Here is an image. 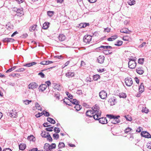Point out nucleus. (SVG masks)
<instances>
[{
	"label": "nucleus",
	"instance_id": "1",
	"mask_svg": "<svg viewBox=\"0 0 151 151\" xmlns=\"http://www.w3.org/2000/svg\"><path fill=\"white\" fill-rule=\"evenodd\" d=\"M86 114L87 116L92 117L97 120L98 117H100L101 115V111L99 109V107L95 105V107H92V109L88 110L86 111Z\"/></svg>",
	"mask_w": 151,
	"mask_h": 151
},
{
	"label": "nucleus",
	"instance_id": "2",
	"mask_svg": "<svg viewBox=\"0 0 151 151\" xmlns=\"http://www.w3.org/2000/svg\"><path fill=\"white\" fill-rule=\"evenodd\" d=\"M106 116L111 119V122L112 124H116L120 122V120L118 119L120 117L119 115L116 116L112 114H107Z\"/></svg>",
	"mask_w": 151,
	"mask_h": 151
},
{
	"label": "nucleus",
	"instance_id": "3",
	"mask_svg": "<svg viewBox=\"0 0 151 151\" xmlns=\"http://www.w3.org/2000/svg\"><path fill=\"white\" fill-rule=\"evenodd\" d=\"M92 38V36L89 35H86L83 37V42L86 43H89L91 41Z\"/></svg>",
	"mask_w": 151,
	"mask_h": 151
},
{
	"label": "nucleus",
	"instance_id": "4",
	"mask_svg": "<svg viewBox=\"0 0 151 151\" xmlns=\"http://www.w3.org/2000/svg\"><path fill=\"white\" fill-rule=\"evenodd\" d=\"M125 83L126 85L128 86H131L133 82L130 77H127L125 79Z\"/></svg>",
	"mask_w": 151,
	"mask_h": 151
},
{
	"label": "nucleus",
	"instance_id": "5",
	"mask_svg": "<svg viewBox=\"0 0 151 151\" xmlns=\"http://www.w3.org/2000/svg\"><path fill=\"white\" fill-rule=\"evenodd\" d=\"M129 67L131 69H134L136 65V63L134 60L129 61L128 63Z\"/></svg>",
	"mask_w": 151,
	"mask_h": 151
},
{
	"label": "nucleus",
	"instance_id": "6",
	"mask_svg": "<svg viewBox=\"0 0 151 151\" xmlns=\"http://www.w3.org/2000/svg\"><path fill=\"white\" fill-rule=\"evenodd\" d=\"M38 84L35 82L30 83L28 86V88L34 90L38 87Z\"/></svg>",
	"mask_w": 151,
	"mask_h": 151
},
{
	"label": "nucleus",
	"instance_id": "7",
	"mask_svg": "<svg viewBox=\"0 0 151 151\" xmlns=\"http://www.w3.org/2000/svg\"><path fill=\"white\" fill-rule=\"evenodd\" d=\"M99 96L102 99H105L107 96V93L106 91L102 90L99 93Z\"/></svg>",
	"mask_w": 151,
	"mask_h": 151
},
{
	"label": "nucleus",
	"instance_id": "8",
	"mask_svg": "<svg viewBox=\"0 0 151 151\" xmlns=\"http://www.w3.org/2000/svg\"><path fill=\"white\" fill-rule=\"evenodd\" d=\"M14 11L17 13V16L20 17L23 14V12L22 8H20V9L16 8Z\"/></svg>",
	"mask_w": 151,
	"mask_h": 151
},
{
	"label": "nucleus",
	"instance_id": "9",
	"mask_svg": "<svg viewBox=\"0 0 151 151\" xmlns=\"http://www.w3.org/2000/svg\"><path fill=\"white\" fill-rule=\"evenodd\" d=\"M99 117H98L97 120H99V123L103 124H106L107 123V121L105 117H102L101 118H99Z\"/></svg>",
	"mask_w": 151,
	"mask_h": 151
},
{
	"label": "nucleus",
	"instance_id": "10",
	"mask_svg": "<svg viewBox=\"0 0 151 151\" xmlns=\"http://www.w3.org/2000/svg\"><path fill=\"white\" fill-rule=\"evenodd\" d=\"M141 135L142 136L147 138H151V135L148 132L146 131H143L141 133Z\"/></svg>",
	"mask_w": 151,
	"mask_h": 151
},
{
	"label": "nucleus",
	"instance_id": "11",
	"mask_svg": "<svg viewBox=\"0 0 151 151\" xmlns=\"http://www.w3.org/2000/svg\"><path fill=\"white\" fill-rule=\"evenodd\" d=\"M105 57L103 55H100L97 58V61L100 64L103 63L104 61Z\"/></svg>",
	"mask_w": 151,
	"mask_h": 151
},
{
	"label": "nucleus",
	"instance_id": "12",
	"mask_svg": "<svg viewBox=\"0 0 151 151\" xmlns=\"http://www.w3.org/2000/svg\"><path fill=\"white\" fill-rule=\"evenodd\" d=\"M112 48V47L110 46H101L100 47L98 48L97 49H99L100 50H103L104 49H111Z\"/></svg>",
	"mask_w": 151,
	"mask_h": 151
},
{
	"label": "nucleus",
	"instance_id": "13",
	"mask_svg": "<svg viewBox=\"0 0 151 151\" xmlns=\"http://www.w3.org/2000/svg\"><path fill=\"white\" fill-rule=\"evenodd\" d=\"M47 87V86L46 84H42L39 86V89L40 91L41 90L42 91H43L46 89Z\"/></svg>",
	"mask_w": 151,
	"mask_h": 151
},
{
	"label": "nucleus",
	"instance_id": "14",
	"mask_svg": "<svg viewBox=\"0 0 151 151\" xmlns=\"http://www.w3.org/2000/svg\"><path fill=\"white\" fill-rule=\"evenodd\" d=\"M58 39L59 41L61 42L64 41L66 37L65 35L63 34H60L58 37Z\"/></svg>",
	"mask_w": 151,
	"mask_h": 151
},
{
	"label": "nucleus",
	"instance_id": "15",
	"mask_svg": "<svg viewBox=\"0 0 151 151\" xmlns=\"http://www.w3.org/2000/svg\"><path fill=\"white\" fill-rule=\"evenodd\" d=\"M136 72L139 74H142L144 73V71L142 67H139L136 69Z\"/></svg>",
	"mask_w": 151,
	"mask_h": 151
},
{
	"label": "nucleus",
	"instance_id": "16",
	"mask_svg": "<svg viewBox=\"0 0 151 151\" xmlns=\"http://www.w3.org/2000/svg\"><path fill=\"white\" fill-rule=\"evenodd\" d=\"M65 75L68 78H70L74 76V73L69 71L66 73Z\"/></svg>",
	"mask_w": 151,
	"mask_h": 151
},
{
	"label": "nucleus",
	"instance_id": "17",
	"mask_svg": "<svg viewBox=\"0 0 151 151\" xmlns=\"http://www.w3.org/2000/svg\"><path fill=\"white\" fill-rule=\"evenodd\" d=\"M63 102L66 104L68 105L69 106H71V101L68 98H66L65 99L63 100Z\"/></svg>",
	"mask_w": 151,
	"mask_h": 151
},
{
	"label": "nucleus",
	"instance_id": "18",
	"mask_svg": "<svg viewBox=\"0 0 151 151\" xmlns=\"http://www.w3.org/2000/svg\"><path fill=\"white\" fill-rule=\"evenodd\" d=\"M50 24V23L47 22H45L43 24V29H47L49 27Z\"/></svg>",
	"mask_w": 151,
	"mask_h": 151
},
{
	"label": "nucleus",
	"instance_id": "19",
	"mask_svg": "<svg viewBox=\"0 0 151 151\" xmlns=\"http://www.w3.org/2000/svg\"><path fill=\"white\" fill-rule=\"evenodd\" d=\"M139 92L141 93H142L144 91V85L143 83H141L139 87Z\"/></svg>",
	"mask_w": 151,
	"mask_h": 151
},
{
	"label": "nucleus",
	"instance_id": "20",
	"mask_svg": "<svg viewBox=\"0 0 151 151\" xmlns=\"http://www.w3.org/2000/svg\"><path fill=\"white\" fill-rule=\"evenodd\" d=\"M120 32L121 33L127 34H130V31L126 28H124L121 29Z\"/></svg>",
	"mask_w": 151,
	"mask_h": 151
},
{
	"label": "nucleus",
	"instance_id": "21",
	"mask_svg": "<svg viewBox=\"0 0 151 151\" xmlns=\"http://www.w3.org/2000/svg\"><path fill=\"white\" fill-rule=\"evenodd\" d=\"M36 63H37L35 62H32L31 63H27L23 65V66L28 67H30L36 64Z\"/></svg>",
	"mask_w": 151,
	"mask_h": 151
},
{
	"label": "nucleus",
	"instance_id": "22",
	"mask_svg": "<svg viewBox=\"0 0 151 151\" xmlns=\"http://www.w3.org/2000/svg\"><path fill=\"white\" fill-rule=\"evenodd\" d=\"M26 145L25 144H21L19 145V150H24L26 147Z\"/></svg>",
	"mask_w": 151,
	"mask_h": 151
},
{
	"label": "nucleus",
	"instance_id": "23",
	"mask_svg": "<svg viewBox=\"0 0 151 151\" xmlns=\"http://www.w3.org/2000/svg\"><path fill=\"white\" fill-rule=\"evenodd\" d=\"M47 121L52 124H55V121L53 119L50 117H48L47 118Z\"/></svg>",
	"mask_w": 151,
	"mask_h": 151
},
{
	"label": "nucleus",
	"instance_id": "24",
	"mask_svg": "<svg viewBox=\"0 0 151 151\" xmlns=\"http://www.w3.org/2000/svg\"><path fill=\"white\" fill-rule=\"evenodd\" d=\"M44 148L46 151H49V150H50V144L47 143H46L44 147Z\"/></svg>",
	"mask_w": 151,
	"mask_h": 151
},
{
	"label": "nucleus",
	"instance_id": "25",
	"mask_svg": "<svg viewBox=\"0 0 151 151\" xmlns=\"http://www.w3.org/2000/svg\"><path fill=\"white\" fill-rule=\"evenodd\" d=\"M77 111H79L82 108V106L79 104H77L74 107Z\"/></svg>",
	"mask_w": 151,
	"mask_h": 151
},
{
	"label": "nucleus",
	"instance_id": "26",
	"mask_svg": "<svg viewBox=\"0 0 151 151\" xmlns=\"http://www.w3.org/2000/svg\"><path fill=\"white\" fill-rule=\"evenodd\" d=\"M49 132H47V135L46 136V137L47 138V140H48L49 141H52V139L51 137L50 134H49Z\"/></svg>",
	"mask_w": 151,
	"mask_h": 151
},
{
	"label": "nucleus",
	"instance_id": "27",
	"mask_svg": "<svg viewBox=\"0 0 151 151\" xmlns=\"http://www.w3.org/2000/svg\"><path fill=\"white\" fill-rule=\"evenodd\" d=\"M28 139L30 141H34L35 140V137L33 135L29 136L27 137Z\"/></svg>",
	"mask_w": 151,
	"mask_h": 151
},
{
	"label": "nucleus",
	"instance_id": "28",
	"mask_svg": "<svg viewBox=\"0 0 151 151\" xmlns=\"http://www.w3.org/2000/svg\"><path fill=\"white\" fill-rule=\"evenodd\" d=\"M103 52L106 55H108L112 53L111 51L110 50H104Z\"/></svg>",
	"mask_w": 151,
	"mask_h": 151
},
{
	"label": "nucleus",
	"instance_id": "29",
	"mask_svg": "<svg viewBox=\"0 0 151 151\" xmlns=\"http://www.w3.org/2000/svg\"><path fill=\"white\" fill-rule=\"evenodd\" d=\"M119 96L120 98H125L127 96L126 93H119Z\"/></svg>",
	"mask_w": 151,
	"mask_h": 151
},
{
	"label": "nucleus",
	"instance_id": "30",
	"mask_svg": "<svg viewBox=\"0 0 151 151\" xmlns=\"http://www.w3.org/2000/svg\"><path fill=\"white\" fill-rule=\"evenodd\" d=\"M9 115L11 117H13L14 118L16 117V116H17V113H9Z\"/></svg>",
	"mask_w": 151,
	"mask_h": 151
},
{
	"label": "nucleus",
	"instance_id": "31",
	"mask_svg": "<svg viewBox=\"0 0 151 151\" xmlns=\"http://www.w3.org/2000/svg\"><path fill=\"white\" fill-rule=\"evenodd\" d=\"M135 1L134 0H129L128 1V3L130 6L134 5L135 4Z\"/></svg>",
	"mask_w": 151,
	"mask_h": 151
},
{
	"label": "nucleus",
	"instance_id": "32",
	"mask_svg": "<svg viewBox=\"0 0 151 151\" xmlns=\"http://www.w3.org/2000/svg\"><path fill=\"white\" fill-rule=\"evenodd\" d=\"M71 104H73L76 105L77 104H79V102L76 99H73L71 100Z\"/></svg>",
	"mask_w": 151,
	"mask_h": 151
},
{
	"label": "nucleus",
	"instance_id": "33",
	"mask_svg": "<svg viewBox=\"0 0 151 151\" xmlns=\"http://www.w3.org/2000/svg\"><path fill=\"white\" fill-rule=\"evenodd\" d=\"M35 105L36 108L38 110H40L41 111L42 110L41 107L40 105L38 103L36 102L35 104Z\"/></svg>",
	"mask_w": 151,
	"mask_h": 151
},
{
	"label": "nucleus",
	"instance_id": "34",
	"mask_svg": "<svg viewBox=\"0 0 151 151\" xmlns=\"http://www.w3.org/2000/svg\"><path fill=\"white\" fill-rule=\"evenodd\" d=\"M100 76L99 75H95L93 76V78L94 81H97L98 79L99 78Z\"/></svg>",
	"mask_w": 151,
	"mask_h": 151
},
{
	"label": "nucleus",
	"instance_id": "35",
	"mask_svg": "<svg viewBox=\"0 0 151 151\" xmlns=\"http://www.w3.org/2000/svg\"><path fill=\"white\" fill-rule=\"evenodd\" d=\"M36 25H34L30 27L29 28V31L32 32L34 31L36 28Z\"/></svg>",
	"mask_w": 151,
	"mask_h": 151
},
{
	"label": "nucleus",
	"instance_id": "36",
	"mask_svg": "<svg viewBox=\"0 0 151 151\" xmlns=\"http://www.w3.org/2000/svg\"><path fill=\"white\" fill-rule=\"evenodd\" d=\"M122 43L123 42L122 41L119 40L114 45L117 46H119L122 45Z\"/></svg>",
	"mask_w": 151,
	"mask_h": 151
},
{
	"label": "nucleus",
	"instance_id": "37",
	"mask_svg": "<svg viewBox=\"0 0 151 151\" xmlns=\"http://www.w3.org/2000/svg\"><path fill=\"white\" fill-rule=\"evenodd\" d=\"M42 114L43 115H44L45 116H50L49 113L45 110L43 111Z\"/></svg>",
	"mask_w": 151,
	"mask_h": 151
},
{
	"label": "nucleus",
	"instance_id": "38",
	"mask_svg": "<svg viewBox=\"0 0 151 151\" xmlns=\"http://www.w3.org/2000/svg\"><path fill=\"white\" fill-rule=\"evenodd\" d=\"M65 146V144L63 142H60L59 143L58 145V148L59 149H60Z\"/></svg>",
	"mask_w": 151,
	"mask_h": 151
},
{
	"label": "nucleus",
	"instance_id": "39",
	"mask_svg": "<svg viewBox=\"0 0 151 151\" xmlns=\"http://www.w3.org/2000/svg\"><path fill=\"white\" fill-rule=\"evenodd\" d=\"M142 112H145L147 113L148 112V110L145 107H142Z\"/></svg>",
	"mask_w": 151,
	"mask_h": 151
},
{
	"label": "nucleus",
	"instance_id": "40",
	"mask_svg": "<svg viewBox=\"0 0 151 151\" xmlns=\"http://www.w3.org/2000/svg\"><path fill=\"white\" fill-rule=\"evenodd\" d=\"M55 89L57 90L58 91H60L61 89V86L60 85H57L55 86Z\"/></svg>",
	"mask_w": 151,
	"mask_h": 151
},
{
	"label": "nucleus",
	"instance_id": "41",
	"mask_svg": "<svg viewBox=\"0 0 151 151\" xmlns=\"http://www.w3.org/2000/svg\"><path fill=\"white\" fill-rule=\"evenodd\" d=\"M116 103V101L115 99H111V101H110V104L111 105H114Z\"/></svg>",
	"mask_w": 151,
	"mask_h": 151
},
{
	"label": "nucleus",
	"instance_id": "42",
	"mask_svg": "<svg viewBox=\"0 0 151 151\" xmlns=\"http://www.w3.org/2000/svg\"><path fill=\"white\" fill-rule=\"evenodd\" d=\"M124 117L127 120L129 121H132V118L130 116L127 115V116H125Z\"/></svg>",
	"mask_w": 151,
	"mask_h": 151
},
{
	"label": "nucleus",
	"instance_id": "43",
	"mask_svg": "<svg viewBox=\"0 0 151 151\" xmlns=\"http://www.w3.org/2000/svg\"><path fill=\"white\" fill-rule=\"evenodd\" d=\"M53 137L55 139H57L59 138V135L58 134L55 133L53 135Z\"/></svg>",
	"mask_w": 151,
	"mask_h": 151
},
{
	"label": "nucleus",
	"instance_id": "44",
	"mask_svg": "<svg viewBox=\"0 0 151 151\" xmlns=\"http://www.w3.org/2000/svg\"><path fill=\"white\" fill-rule=\"evenodd\" d=\"M144 60V58H139L138 60V63H139L142 65L143 63Z\"/></svg>",
	"mask_w": 151,
	"mask_h": 151
},
{
	"label": "nucleus",
	"instance_id": "45",
	"mask_svg": "<svg viewBox=\"0 0 151 151\" xmlns=\"http://www.w3.org/2000/svg\"><path fill=\"white\" fill-rule=\"evenodd\" d=\"M47 133L45 131H42L41 133V136L43 137L46 138V136L47 135Z\"/></svg>",
	"mask_w": 151,
	"mask_h": 151
},
{
	"label": "nucleus",
	"instance_id": "46",
	"mask_svg": "<svg viewBox=\"0 0 151 151\" xmlns=\"http://www.w3.org/2000/svg\"><path fill=\"white\" fill-rule=\"evenodd\" d=\"M54 13L53 11H49L47 12V14L49 16L51 17L53 15Z\"/></svg>",
	"mask_w": 151,
	"mask_h": 151
},
{
	"label": "nucleus",
	"instance_id": "47",
	"mask_svg": "<svg viewBox=\"0 0 151 151\" xmlns=\"http://www.w3.org/2000/svg\"><path fill=\"white\" fill-rule=\"evenodd\" d=\"M54 131L55 132L59 133L60 132V129L59 128L55 127L54 129Z\"/></svg>",
	"mask_w": 151,
	"mask_h": 151
},
{
	"label": "nucleus",
	"instance_id": "48",
	"mask_svg": "<svg viewBox=\"0 0 151 151\" xmlns=\"http://www.w3.org/2000/svg\"><path fill=\"white\" fill-rule=\"evenodd\" d=\"M56 145L55 143H52L51 145H50V150L53 148H55L56 147Z\"/></svg>",
	"mask_w": 151,
	"mask_h": 151
},
{
	"label": "nucleus",
	"instance_id": "49",
	"mask_svg": "<svg viewBox=\"0 0 151 151\" xmlns=\"http://www.w3.org/2000/svg\"><path fill=\"white\" fill-rule=\"evenodd\" d=\"M53 127H50L47 128L45 129L48 131L51 132L53 131L52 129H53Z\"/></svg>",
	"mask_w": 151,
	"mask_h": 151
},
{
	"label": "nucleus",
	"instance_id": "50",
	"mask_svg": "<svg viewBox=\"0 0 151 151\" xmlns=\"http://www.w3.org/2000/svg\"><path fill=\"white\" fill-rule=\"evenodd\" d=\"M132 129L129 127H127L126 128L125 130V133H128L130 131H131L132 130Z\"/></svg>",
	"mask_w": 151,
	"mask_h": 151
},
{
	"label": "nucleus",
	"instance_id": "51",
	"mask_svg": "<svg viewBox=\"0 0 151 151\" xmlns=\"http://www.w3.org/2000/svg\"><path fill=\"white\" fill-rule=\"evenodd\" d=\"M66 93L68 98H70V99H72L73 98V96L71 95L70 93L68 92H66Z\"/></svg>",
	"mask_w": 151,
	"mask_h": 151
},
{
	"label": "nucleus",
	"instance_id": "52",
	"mask_svg": "<svg viewBox=\"0 0 151 151\" xmlns=\"http://www.w3.org/2000/svg\"><path fill=\"white\" fill-rule=\"evenodd\" d=\"M32 102V101L29 100H26L24 101L23 102L24 103V104L26 105L29 104L30 102Z\"/></svg>",
	"mask_w": 151,
	"mask_h": 151
},
{
	"label": "nucleus",
	"instance_id": "53",
	"mask_svg": "<svg viewBox=\"0 0 151 151\" xmlns=\"http://www.w3.org/2000/svg\"><path fill=\"white\" fill-rule=\"evenodd\" d=\"M42 112L41 113L38 112L37 114L35 115V116L36 117L38 118L42 116Z\"/></svg>",
	"mask_w": 151,
	"mask_h": 151
},
{
	"label": "nucleus",
	"instance_id": "54",
	"mask_svg": "<svg viewBox=\"0 0 151 151\" xmlns=\"http://www.w3.org/2000/svg\"><path fill=\"white\" fill-rule=\"evenodd\" d=\"M146 44V43L145 42H144L141 44L139 45L138 47L140 48L143 47L145 46Z\"/></svg>",
	"mask_w": 151,
	"mask_h": 151
},
{
	"label": "nucleus",
	"instance_id": "55",
	"mask_svg": "<svg viewBox=\"0 0 151 151\" xmlns=\"http://www.w3.org/2000/svg\"><path fill=\"white\" fill-rule=\"evenodd\" d=\"M43 126L45 127H48L50 126V124L49 123L46 122L45 123L43 124Z\"/></svg>",
	"mask_w": 151,
	"mask_h": 151
},
{
	"label": "nucleus",
	"instance_id": "56",
	"mask_svg": "<svg viewBox=\"0 0 151 151\" xmlns=\"http://www.w3.org/2000/svg\"><path fill=\"white\" fill-rule=\"evenodd\" d=\"M38 75L40 76L42 78H43L45 76L44 74L42 72L39 73Z\"/></svg>",
	"mask_w": 151,
	"mask_h": 151
},
{
	"label": "nucleus",
	"instance_id": "57",
	"mask_svg": "<svg viewBox=\"0 0 151 151\" xmlns=\"http://www.w3.org/2000/svg\"><path fill=\"white\" fill-rule=\"evenodd\" d=\"M25 69V68H20L16 70V71H17V72H23L24 71Z\"/></svg>",
	"mask_w": 151,
	"mask_h": 151
},
{
	"label": "nucleus",
	"instance_id": "58",
	"mask_svg": "<svg viewBox=\"0 0 151 151\" xmlns=\"http://www.w3.org/2000/svg\"><path fill=\"white\" fill-rule=\"evenodd\" d=\"M147 146L148 148L151 149V142L147 143Z\"/></svg>",
	"mask_w": 151,
	"mask_h": 151
},
{
	"label": "nucleus",
	"instance_id": "59",
	"mask_svg": "<svg viewBox=\"0 0 151 151\" xmlns=\"http://www.w3.org/2000/svg\"><path fill=\"white\" fill-rule=\"evenodd\" d=\"M29 151H40V150H38V149L37 148H35L30 149L29 150Z\"/></svg>",
	"mask_w": 151,
	"mask_h": 151
},
{
	"label": "nucleus",
	"instance_id": "60",
	"mask_svg": "<svg viewBox=\"0 0 151 151\" xmlns=\"http://www.w3.org/2000/svg\"><path fill=\"white\" fill-rule=\"evenodd\" d=\"M83 28L86 27L87 26H88L89 24V23H83Z\"/></svg>",
	"mask_w": 151,
	"mask_h": 151
},
{
	"label": "nucleus",
	"instance_id": "61",
	"mask_svg": "<svg viewBox=\"0 0 151 151\" xmlns=\"http://www.w3.org/2000/svg\"><path fill=\"white\" fill-rule=\"evenodd\" d=\"M142 129L141 127H139L138 128H137L136 131L138 132H140Z\"/></svg>",
	"mask_w": 151,
	"mask_h": 151
},
{
	"label": "nucleus",
	"instance_id": "62",
	"mask_svg": "<svg viewBox=\"0 0 151 151\" xmlns=\"http://www.w3.org/2000/svg\"><path fill=\"white\" fill-rule=\"evenodd\" d=\"M76 93L78 94H82L81 90H78L77 91Z\"/></svg>",
	"mask_w": 151,
	"mask_h": 151
},
{
	"label": "nucleus",
	"instance_id": "63",
	"mask_svg": "<svg viewBox=\"0 0 151 151\" xmlns=\"http://www.w3.org/2000/svg\"><path fill=\"white\" fill-rule=\"evenodd\" d=\"M18 33V32L16 31L14 32L11 35V37H13L16 34H17Z\"/></svg>",
	"mask_w": 151,
	"mask_h": 151
},
{
	"label": "nucleus",
	"instance_id": "64",
	"mask_svg": "<svg viewBox=\"0 0 151 151\" xmlns=\"http://www.w3.org/2000/svg\"><path fill=\"white\" fill-rule=\"evenodd\" d=\"M110 29L109 28H107L104 29V31L105 32H109L110 31Z\"/></svg>",
	"mask_w": 151,
	"mask_h": 151
}]
</instances>
